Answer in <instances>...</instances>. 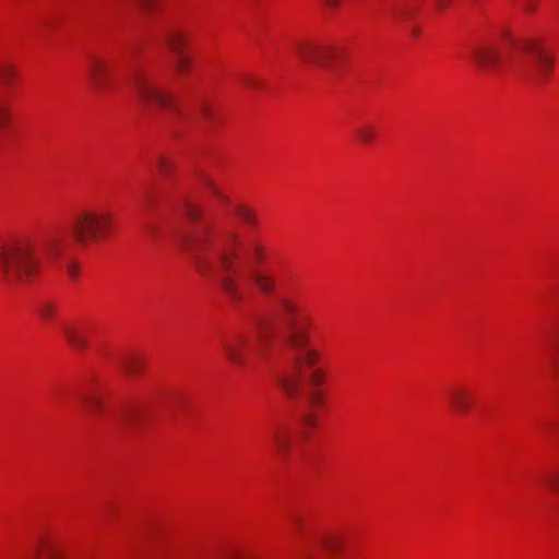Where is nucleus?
Instances as JSON below:
<instances>
[{"mask_svg":"<svg viewBox=\"0 0 559 559\" xmlns=\"http://www.w3.org/2000/svg\"><path fill=\"white\" fill-rule=\"evenodd\" d=\"M200 110L202 112V115L205 117V118H210L211 117V108L207 104L205 103H202L200 105Z\"/></svg>","mask_w":559,"mask_h":559,"instance_id":"c9c22d12","label":"nucleus"},{"mask_svg":"<svg viewBox=\"0 0 559 559\" xmlns=\"http://www.w3.org/2000/svg\"><path fill=\"white\" fill-rule=\"evenodd\" d=\"M143 361L139 357H127L121 361V368L129 376H135L141 372Z\"/></svg>","mask_w":559,"mask_h":559,"instance_id":"6ab92c4d","label":"nucleus"},{"mask_svg":"<svg viewBox=\"0 0 559 559\" xmlns=\"http://www.w3.org/2000/svg\"><path fill=\"white\" fill-rule=\"evenodd\" d=\"M64 269H66V272L68 273V275L72 280H75L79 276L80 267H79V264L76 261L71 260V259L67 260L64 262Z\"/></svg>","mask_w":559,"mask_h":559,"instance_id":"c85d7f7f","label":"nucleus"},{"mask_svg":"<svg viewBox=\"0 0 559 559\" xmlns=\"http://www.w3.org/2000/svg\"><path fill=\"white\" fill-rule=\"evenodd\" d=\"M11 121V114L9 106L4 100L0 99V131L5 129Z\"/></svg>","mask_w":559,"mask_h":559,"instance_id":"a878e982","label":"nucleus"},{"mask_svg":"<svg viewBox=\"0 0 559 559\" xmlns=\"http://www.w3.org/2000/svg\"><path fill=\"white\" fill-rule=\"evenodd\" d=\"M155 0H139L141 7L148 9Z\"/></svg>","mask_w":559,"mask_h":559,"instance_id":"58836bf2","label":"nucleus"},{"mask_svg":"<svg viewBox=\"0 0 559 559\" xmlns=\"http://www.w3.org/2000/svg\"><path fill=\"white\" fill-rule=\"evenodd\" d=\"M281 308L287 320L286 344L289 348V366L275 374L281 389L292 399L298 395V385L301 374L309 370V382L312 386L320 385L324 373L314 369L321 358V352L310 346L309 328L312 324L310 317L299 318V306L289 299L281 300Z\"/></svg>","mask_w":559,"mask_h":559,"instance_id":"f03ea898","label":"nucleus"},{"mask_svg":"<svg viewBox=\"0 0 559 559\" xmlns=\"http://www.w3.org/2000/svg\"><path fill=\"white\" fill-rule=\"evenodd\" d=\"M58 312V307L52 301L45 300L39 305V314L45 320H51Z\"/></svg>","mask_w":559,"mask_h":559,"instance_id":"393cba45","label":"nucleus"},{"mask_svg":"<svg viewBox=\"0 0 559 559\" xmlns=\"http://www.w3.org/2000/svg\"><path fill=\"white\" fill-rule=\"evenodd\" d=\"M132 85L136 97L144 106L158 109L175 107L173 95L158 87L145 72L135 71L132 75Z\"/></svg>","mask_w":559,"mask_h":559,"instance_id":"0eeeda50","label":"nucleus"},{"mask_svg":"<svg viewBox=\"0 0 559 559\" xmlns=\"http://www.w3.org/2000/svg\"><path fill=\"white\" fill-rule=\"evenodd\" d=\"M67 245V239L59 234H50L41 242L44 252L51 260L61 257L64 252Z\"/></svg>","mask_w":559,"mask_h":559,"instance_id":"f8f14e48","label":"nucleus"},{"mask_svg":"<svg viewBox=\"0 0 559 559\" xmlns=\"http://www.w3.org/2000/svg\"><path fill=\"white\" fill-rule=\"evenodd\" d=\"M305 400L309 408L319 407L324 401L322 392L314 388L305 393Z\"/></svg>","mask_w":559,"mask_h":559,"instance_id":"4be33fe9","label":"nucleus"},{"mask_svg":"<svg viewBox=\"0 0 559 559\" xmlns=\"http://www.w3.org/2000/svg\"><path fill=\"white\" fill-rule=\"evenodd\" d=\"M269 436L277 451L287 455L290 449V431L284 426L274 425L270 428Z\"/></svg>","mask_w":559,"mask_h":559,"instance_id":"9b49d317","label":"nucleus"},{"mask_svg":"<svg viewBox=\"0 0 559 559\" xmlns=\"http://www.w3.org/2000/svg\"><path fill=\"white\" fill-rule=\"evenodd\" d=\"M153 192L151 190H146L142 195V206L144 210H148L153 203Z\"/></svg>","mask_w":559,"mask_h":559,"instance_id":"2f4dec72","label":"nucleus"},{"mask_svg":"<svg viewBox=\"0 0 559 559\" xmlns=\"http://www.w3.org/2000/svg\"><path fill=\"white\" fill-rule=\"evenodd\" d=\"M269 340V322L258 319L251 335L236 334L223 343L227 358L236 366H245L257 353H262Z\"/></svg>","mask_w":559,"mask_h":559,"instance_id":"20e7f679","label":"nucleus"},{"mask_svg":"<svg viewBox=\"0 0 559 559\" xmlns=\"http://www.w3.org/2000/svg\"><path fill=\"white\" fill-rule=\"evenodd\" d=\"M63 334L67 341L76 349L84 350L88 346L87 338L81 332V330L74 324H64Z\"/></svg>","mask_w":559,"mask_h":559,"instance_id":"4468645a","label":"nucleus"},{"mask_svg":"<svg viewBox=\"0 0 559 559\" xmlns=\"http://www.w3.org/2000/svg\"><path fill=\"white\" fill-rule=\"evenodd\" d=\"M452 2V0H437L436 3H437V8L439 10H444L448 5H450Z\"/></svg>","mask_w":559,"mask_h":559,"instance_id":"e433bc0d","label":"nucleus"},{"mask_svg":"<svg viewBox=\"0 0 559 559\" xmlns=\"http://www.w3.org/2000/svg\"><path fill=\"white\" fill-rule=\"evenodd\" d=\"M55 549L50 546H45L44 542H37L31 549V554L34 558H40L44 556L52 558L55 556Z\"/></svg>","mask_w":559,"mask_h":559,"instance_id":"5701e85b","label":"nucleus"},{"mask_svg":"<svg viewBox=\"0 0 559 559\" xmlns=\"http://www.w3.org/2000/svg\"><path fill=\"white\" fill-rule=\"evenodd\" d=\"M449 397L452 406L461 412L467 409L472 404L471 395L462 389H453Z\"/></svg>","mask_w":559,"mask_h":559,"instance_id":"a211bd4d","label":"nucleus"},{"mask_svg":"<svg viewBox=\"0 0 559 559\" xmlns=\"http://www.w3.org/2000/svg\"><path fill=\"white\" fill-rule=\"evenodd\" d=\"M235 215L250 229H257L259 224L258 212L246 203L233 205Z\"/></svg>","mask_w":559,"mask_h":559,"instance_id":"ddd939ff","label":"nucleus"},{"mask_svg":"<svg viewBox=\"0 0 559 559\" xmlns=\"http://www.w3.org/2000/svg\"><path fill=\"white\" fill-rule=\"evenodd\" d=\"M243 82L248 85V87H250L252 90H258V88L262 87L261 82L258 79L252 78V76L243 78Z\"/></svg>","mask_w":559,"mask_h":559,"instance_id":"473e14b6","label":"nucleus"},{"mask_svg":"<svg viewBox=\"0 0 559 559\" xmlns=\"http://www.w3.org/2000/svg\"><path fill=\"white\" fill-rule=\"evenodd\" d=\"M536 8V2L534 0H528L525 4L526 11H533Z\"/></svg>","mask_w":559,"mask_h":559,"instance_id":"4c0bfd02","label":"nucleus"},{"mask_svg":"<svg viewBox=\"0 0 559 559\" xmlns=\"http://www.w3.org/2000/svg\"><path fill=\"white\" fill-rule=\"evenodd\" d=\"M186 40L187 35L180 29H171L166 35V44L174 55L175 68L181 74H186L191 66V59L185 49Z\"/></svg>","mask_w":559,"mask_h":559,"instance_id":"1a4fd4ad","label":"nucleus"},{"mask_svg":"<svg viewBox=\"0 0 559 559\" xmlns=\"http://www.w3.org/2000/svg\"><path fill=\"white\" fill-rule=\"evenodd\" d=\"M80 399L83 405L95 416L105 405L104 399L91 389L81 392Z\"/></svg>","mask_w":559,"mask_h":559,"instance_id":"2eb2a0df","label":"nucleus"},{"mask_svg":"<svg viewBox=\"0 0 559 559\" xmlns=\"http://www.w3.org/2000/svg\"><path fill=\"white\" fill-rule=\"evenodd\" d=\"M156 167L162 175L167 176L173 165L171 162L166 156H158L156 160Z\"/></svg>","mask_w":559,"mask_h":559,"instance_id":"cd10ccee","label":"nucleus"},{"mask_svg":"<svg viewBox=\"0 0 559 559\" xmlns=\"http://www.w3.org/2000/svg\"><path fill=\"white\" fill-rule=\"evenodd\" d=\"M543 480L550 491L559 493V468L547 472Z\"/></svg>","mask_w":559,"mask_h":559,"instance_id":"412c9836","label":"nucleus"},{"mask_svg":"<svg viewBox=\"0 0 559 559\" xmlns=\"http://www.w3.org/2000/svg\"><path fill=\"white\" fill-rule=\"evenodd\" d=\"M87 74L96 91L102 92L109 87L111 69L106 60L98 57L88 58Z\"/></svg>","mask_w":559,"mask_h":559,"instance_id":"9d476101","label":"nucleus"},{"mask_svg":"<svg viewBox=\"0 0 559 559\" xmlns=\"http://www.w3.org/2000/svg\"><path fill=\"white\" fill-rule=\"evenodd\" d=\"M329 5H337L341 0H324Z\"/></svg>","mask_w":559,"mask_h":559,"instance_id":"79ce46f5","label":"nucleus"},{"mask_svg":"<svg viewBox=\"0 0 559 559\" xmlns=\"http://www.w3.org/2000/svg\"><path fill=\"white\" fill-rule=\"evenodd\" d=\"M473 59L476 63L477 67L481 68L485 66L486 63V55L484 51L479 50V49H474L473 52Z\"/></svg>","mask_w":559,"mask_h":559,"instance_id":"7c9ffc66","label":"nucleus"},{"mask_svg":"<svg viewBox=\"0 0 559 559\" xmlns=\"http://www.w3.org/2000/svg\"><path fill=\"white\" fill-rule=\"evenodd\" d=\"M40 269L33 239L21 237L0 245V281L8 286L17 287L32 282Z\"/></svg>","mask_w":559,"mask_h":559,"instance_id":"7ed1b4c3","label":"nucleus"},{"mask_svg":"<svg viewBox=\"0 0 559 559\" xmlns=\"http://www.w3.org/2000/svg\"><path fill=\"white\" fill-rule=\"evenodd\" d=\"M411 33L414 36H418L419 35V28L416 27V26H411Z\"/></svg>","mask_w":559,"mask_h":559,"instance_id":"ea45409f","label":"nucleus"},{"mask_svg":"<svg viewBox=\"0 0 559 559\" xmlns=\"http://www.w3.org/2000/svg\"><path fill=\"white\" fill-rule=\"evenodd\" d=\"M514 50L520 56H528L534 59L539 76H547L554 66V60L543 47L539 39L525 38L514 43Z\"/></svg>","mask_w":559,"mask_h":559,"instance_id":"6e6552de","label":"nucleus"},{"mask_svg":"<svg viewBox=\"0 0 559 559\" xmlns=\"http://www.w3.org/2000/svg\"><path fill=\"white\" fill-rule=\"evenodd\" d=\"M114 225V216L108 211L84 210L76 213L70 221L73 238L82 246H87L102 237H106Z\"/></svg>","mask_w":559,"mask_h":559,"instance_id":"39448f33","label":"nucleus"},{"mask_svg":"<svg viewBox=\"0 0 559 559\" xmlns=\"http://www.w3.org/2000/svg\"><path fill=\"white\" fill-rule=\"evenodd\" d=\"M199 178L204 187L210 191V193L217 199L218 202L223 204H230V198L226 194L215 182L214 180L205 174L200 173Z\"/></svg>","mask_w":559,"mask_h":559,"instance_id":"dca6fc26","label":"nucleus"},{"mask_svg":"<svg viewBox=\"0 0 559 559\" xmlns=\"http://www.w3.org/2000/svg\"><path fill=\"white\" fill-rule=\"evenodd\" d=\"M182 211L197 223L185 243L188 257L201 275L218 277L223 293L231 302H242L253 285L264 294L275 290L273 275L261 267L266 257L261 241L252 239L246 245L235 229L215 231L210 223L202 221V206L190 199L185 200Z\"/></svg>","mask_w":559,"mask_h":559,"instance_id":"f257e3e1","label":"nucleus"},{"mask_svg":"<svg viewBox=\"0 0 559 559\" xmlns=\"http://www.w3.org/2000/svg\"><path fill=\"white\" fill-rule=\"evenodd\" d=\"M142 414V409L140 407H130L122 413V424L127 427L133 428L139 424V418Z\"/></svg>","mask_w":559,"mask_h":559,"instance_id":"aec40b11","label":"nucleus"},{"mask_svg":"<svg viewBox=\"0 0 559 559\" xmlns=\"http://www.w3.org/2000/svg\"><path fill=\"white\" fill-rule=\"evenodd\" d=\"M304 421H305V424H306V425H309V426L314 425V421H316V415H314V414H312V413L309 411L307 414H305V416H304Z\"/></svg>","mask_w":559,"mask_h":559,"instance_id":"f704fd0d","label":"nucleus"},{"mask_svg":"<svg viewBox=\"0 0 559 559\" xmlns=\"http://www.w3.org/2000/svg\"><path fill=\"white\" fill-rule=\"evenodd\" d=\"M293 525L295 528H299L300 526V520L298 518L293 519Z\"/></svg>","mask_w":559,"mask_h":559,"instance_id":"a19ab883","label":"nucleus"},{"mask_svg":"<svg viewBox=\"0 0 559 559\" xmlns=\"http://www.w3.org/2000/svg\"><path fill=\"white\" fill-rule=\"evenodd\" d=\"M324 547L328 549V550H335L340 544H341V540L337 536H325L322 540Z\"/></svg>","mask_w":559,"mask_h":559,"instance_id":"c756f323","label":"nucleus"},{"mask_svg":"<svg viewBox=\"0 0 559 559\" xmlns=\"http://www.w3.org/2000/svg\"><path fill=\"white\" fill-rule=\"evenodd\" d=\"M294 51L297 59L304 64L326 72H334L336 70L334 61H337L342 55L338 48L312 40L295 43Z\"/></svg>","mask_w":559,"mask_h":559,"instance_id":"423d86ee","label":"nucleus"},{"mask_svg":"<svg viewBox=\"0 0 559 559\" xmlns=\"http://www.w3.org/2000/svg\"><path fill=\"white\" fill-rule=\"evenodd\" d=\"M14 76V70L9 64H0V83L10 84Z\"/></svg>","mask_w":559,"mask_h":559,"instance_id":"bb28decb","label":"nucleus"},{"mask_svg":"<svg viewBox=\"0 0 559 559\" xmlns=\"http://www.w3.org/2000/svg\"><path fill=\"white\" fill-rule=\"evenodd\" d=\"M548 346H549V350H559V337L558 336H554V337H550L548 340Z\"/></svg>","mask_w":559,"mask_h":559,"instance_id":"72a5a7b5","label":"nucleus"},{"mask_svg":"<svg viewBox=\"0 0 559 559\" xmlns=\"http://www.w3.org/2000/svg\"><path fill=\"white\" fill-rule=\"evenodd\" d=\"M356 134L362 143L370 144L374 140L376 130L371 126H360L356 129Z\"/></svg>","mask_w":559,"mask_h":559,"instance_id":"b1692460","label":"nucleus"},{"mask_svg":"<svg viewBox=\"0 0 559 559\" xmlns=\"http://www.w3.org/2000/svg\"><path fill=\"white\" fill-rule=\"evenodd\" d=\"M414 10L415 9L411 4L403 2L392 3L388 8V11L392 19L399 23L407 22L411 19Z\"/></svg>","mask_w":559,"mask_h":559,"instance_id":"f3484780","label":"nucleus"}]
</instances>
